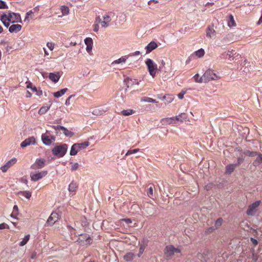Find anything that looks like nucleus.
I'll return each instance as SVG.
<instances>
[{"label": "nucleus", "mask_w": 262, "mask_h": 262, "mask_svg": "<svg viewBox=\"0 0 262 262\" xmlns=\"http://www.w3.org/2000/svg\"><path fill=\"white\" fill-rule=\"evenodd\" d=\"M203 78H204V82L207 83L211 80H219L220 79V77L213 70L209 69L203 75Z\"/></svg>", "instance_id": "1"}, {"label": "nucleus", "mask_w": 262, "mask_h": 262, "mask_svg": "<svg viewBox=\"0 0 262 262\" xmlns=\"http://www.w3.org/2000/svg\"><path fill=\"white\" fill-rule=\"evenodd\" d=\"M67 149L68 145L63 144L55 146L52 149V153L54 155L58 157H62L66 154Z\"/></svg>", "instance_id": "2"}, {"label": "nucleus", "mask_w": 262, "mask_h": 262, "mask_svg": "<svg viewBox=\"0 0 262 262\" xmlns=\"http://www.w3.org/2000/svg\"><path fill=\"white\" fill-rule=\"evenodd\" d=\"M180 249L176 248L172 245L167 246L164 250V254L165 256L168 258H171L175 253H180Z\"/></svg>", "instance_id": "3"}, {"label": "nucleus", "mask_w": 262, "mask_h": 262, "mask_svg": "<svg viewBox=\"0 0 262 262\" xmlns=\"http://www.w3.org/2000/svg\"><path fill=\"white\" fill-rule=\"evenodd\" d=\"M145 63L147 66L149 74L152 77H154L156 73V71L157 70V64L150 59H147L145 61Z\"/></svg>", "instance_id": "4"}, {"label": "nucleus", "mask_w": 262, "mask_h": 262, "mask_svg": "<svg viewBox=\"0 0 262 262\" xmlns=\"http://www.w3.org/2000/svg\"><path fill=\"white\" fill-rule=\"evenodd\" d=\"M261 203L260 201H257L250 205L247 210L246 213L248 215L254 216L257 211V208Z\"/></svg>", "instance_id": "5"}, {"label": "nucleus", "mask_w": 262, "mask_h": 262, "mask_svg": "<svg viewBox=\"0 0 262 262\" xmlns=\"http://www.w3.org/2000/svg\"><path fill=\"white\" fill-rule=\"evenodd\" d=\"M216 27L213 24L209 25L206 30V37L208 39H215L216 37Z\"/></svg>", "instance_id": "6"}, {"label": "nucleus", "mask_w": 262, "mask_h": 262, "mask_svg": "<svg viewBox=\"0 0 262 262\" xmlns=\"http://www.w3.org/2000/svg\"><path fill=\"white\" fill-rule=\"evenodd\" d=\"M6 17L8 21L12 23H21L20 15L18 13L11 12L9 11L6 13Z\"/></svg>", "instance_id": "7"}, {"label": "nucleus", "mask_w": 262, "mask_h": 262, "mask_svg": "<svg viewBox=\"0 0 262 262\" xmlns=\"http://www.w3.org/2000/svg\"><path fill=\"white\" fill-rule=\"evenodd\" d=\"M209 251L205 249L199 252L197 255V257L202 262H207L209 259Z\"/></svg>", "instance_id": "8"}, {"label": "nucleus", "mask_w": 262, "mask_h": 262, "mask_svg": "<svg viewBox=\"0 0 262 262\" xmlns=\"http://www.w3.org/2000/svg\"><path fill=\"white\" fill-rule=\"evenodd\" d=\"M47 173V171H42L36 173L31 172L30 178L32 181L36 182L45 177Z\"/></svg>", "instance_id": "9"}, {"label": "nucleus", "mask_w": 262, "mask_h": 262, "mask_svg": "<svg viewBox=\"0 0 262 262\" xmlns=\"http://www.w3.org/2000/svg\"><path fill=\"white\" fill-rule=\"evenodd\" d=\"M17 162V159L15 158H13L8 161L5 165L1 166V170L3 172H6L8 169L14 165Z\"/></svg>", "instance_id": "10"}, {"label": "nucleus", "mask_w": 262, "mask_h": 262, "mask_svg": "<svg viewBox=\"0 0 262 262\" xmlns=\"http://www.w3.org/2000/svg\"><path fill=\"white\" fill-rule=\"evenodd\" d=\"M45 160L37 159L35 162L31 166V168L34 170H37L43 168L45 165Z\"/></svg>", "instance_id": "11"}, {"label": "nucleus", "mask_w": 262, "mask_h": 262, "mask_svg": "<svg viewBox=\"0 0 262 262\" xmlns=\"http://www.w3.org/2000/svg\"><path fill=\"white\" fill-rule=\"evenodd\" d=\"M41 140L44 144L50 145L53 142L55 141V137L53 136H49L45 134L41 135Z\"/></svg>", "instance_id": "12"}, {"label": "nucleus", "mask_w": 262, "mask_h": 262, "mask_svg": "<svg viewBox=\"0 0 262 262\" xmlns=\"http://www.w3.org/2000/svg\"><path fill=\"white\" fill-rule=\"evenodd\" d=\"M36 143V139L34 137H30L25 139L20 144L22 148H25L30 145H34Z\"/></svg>", "instance_id": "13"}, {"label": "nucleus", "mask_w": 262, "mask_h": 262, "mask_svg": "<svg viewBox=\"0 0 262 262\" xmlns=\"http://www.w3.org/2000/svg\"><path fill=\"white\" fill-rule=\"evenodd\" d=\"M59 219V215L56 212H52L47 220V223L52 226Z\"/></svg>", "instance_id": "14"}, {"label": "nucleus", "mask_w": 262, "mask_h": 262, "mask_svg": "<svg viewBox=\"0 0 262 262\" xmlns=\"http://www.w3.org/2000/svg\"><path fill=\"white\" fill-rule=\"evenodd\" d=\"M61 77L60 72L50 73L49 75V78L53 82L56 83L58 81Z\"/></svg>", "instance_id": "15"}, {"label": "nucleus", "mask_w": 262, "mask_h": 262, "mask_svg": "<svg viewBox=\"0 0 262 262\" xmlns=\"http://www.w3.org/2000/svg\"><path fill=\"white\" fill-rule=\"evenodd\" d=\"M161 123L163 125H170L176 124L174 117L163 118L160 121Z\"/></svg>", "instance_id": "16"}, {"label": "nucleus", "mask_w": 262, "mask_h": 262, "mask_svg": "<svg viewBox=\"0 0 262 262\" xmlns=\"http://www.w3.org/2000/svg\"><path fill=\"white\" fill-rule=\"evenodd\" d=\"M84 43L86 46V50L89 53H90L92 49H93V41L91 38L87 37L84 39Z\"/></svg>", "instance_id": "17"}, {"label": "nucleus", "mask_w": 262, "mask_h": 262, "mask_svg": "<svg viewBox=\"0 0 262 262\" xmlns=\"http://www.w3.org/2000/svg\"><path fill=\"white\" fill-rule=\"evenodd\" d=\"M158 47V45L154 41L149 43L145 47L146 53L148 54Z\"/></svg>", "instance_id": "18"}, {"label": "nucleus", "mask_w": 262, "mask_h": 262, "mask_svg": "<svg viewBox=\"0 0 262 262\" xmlns=\"http://www.w3.org/2000/svg\"><path fill=\"white\" fill-rule=\"evenodd\" d=\"M21 26L18 24H15L11 25L9 28V31L10 33H17L20 31Z\"/></svg>", "instance_id": "19"}, {"label": "nucleus", "mask_w": 262, "mask_h": 262, "mask_svg": "<svg viewBox=\"0 0 262 262\" xmlns=\"http://www.w3.org/2000/svg\"><path fill=\"white\" fill-rule=\"evenodd\" d=\"M187 115L184 113H181L179 115L174 116V119L176 123L177 122H183V121L187 119Z\"/></svg>", "instance_id": "20"}, {"label": "nucleus", "mask_w": 262, "mask_h": 262, "mask_svg": "<svg viewBox=\"0 0 262 262\" xmlns=\"http://www.w3.org/2000/svg\"><path fill=\"white\" fill-rule=\"evenodd\" d=\"M237 166H238V164H230L227 165L226 173L227 174H231L234 171Z\"/></svg>", "instance_id": "21"}, {"label": "nucleus", "mask_w": 262, "mask_h": 262, "mask_svg": "<svg viewBox=\"0 0 262 262\" xmlns=\"http://www.w3.org/2000/svg\"><path fill=\"white\" fill-rule=\"evenodd\" d=\"M78 151H79V145H77V143H75L71 147L70 154L71 156H75L77 154Z\"/></svg>", "instance_id": "22"}, {"label": "nucleus", "mask_w": 262, "mask_h": 262, "mask_svg": "<svg viewBox=\"0 0 262 262\" xmlns=\"http://www.w3.org/2000/svg\"><path fill=\"white\" fill-rule=\"evenodd\" d=\"M257 157L253 163L254 166H257L262 163V154L257 152Z\"/></svg>", "instance_id": "23"}, {"label": "nucleus", "mask_w": 262, "mask_h": 262, "mask_svg": "<svg viewBox=\"0 0 262 262\" xmlns=\"http://www.w3.org/2000/svg\"><path fill=\"white\" fill-rule=\"evenodd\" d=\"M0 19L5 27H8L9 26L10 23L11 22L8 21L6 17V13H4L1 16H0Z\"/></svg>", "instance_id": "24"}, {"label": "nucleus", "mask_w": 262, "mask_h": 262, "mask_svg": "<svg viewBox=\"0 0 262 262\" xmlns=\"http://www.w3.org/2000/svg\"><path fill=\"white\" fill-rule=\"evenodd\" d=\"M67 88L61 89V90L57 91L53 94L54 96L56 98H59L63 96L67 91Z\"/></svg>", "instance_id": "25"}, {"label": "nucleus", "mask_w": 262, "mask_h": 262, "mask_svg": "<svg viewBox=\"0 0 262 262\" xmlns=\"http://www.w3.org/2000/svg\"><path fill=\"white\" fill-rule=\"evenodd\" d=\"M17 194L19 197H20L21 196H24L28 199H30L31 196V193L28 191H19L18 192Z\"/></svg>", "instance_id": "26"}, {"label": "nucleus", "mask_w": 262, "mask_h": 262, "mask_svg": "<svg viewBox=\"0 0 262 262\" xmlns=\"http://www.w3.org/2000/svg\"><path fill=\"white\" fill-rule=\"evenodd\" d=\"M232 35L231 34H228L226 35L223 39H222V42L225 43H229L232 41Z\"/></svg>", "instance_id": "27"}, {"label": "nucleus", "mask_w": 262, "mask_h": 262, "mask_svg": "<svg viewBox=\"0 0 262 262\" xmlns=\"http://www.w3.org/2000/svg\"><path fill=\"white\" fill-rule=\"evenodd\" d=\"M243 152L244 155L251 157H255L257 155V152L254 151H250L249 150H245Z\"/></svg>", "instance_id": "28"}, {"label": "nucleus", "mask_w": 262, "mask_h": 262, "mask_svg": "<svg viewBox=\"0 0 262 262\" xmlns=\"http://www.w3.org/2000/svg\"><path fill=\"white\" fill-rule=\"evenodd\" d=\"M77 185L76 183L72 182V183H71L69 184L68 190L70 192H75L77 190Z\"/></svg>", "instance_id": "29"}, {"label": "nucleus", "mask_w": 262, "mask_h": 262, "mask_svg": "<svg viewBox=\"0 0 262 262\" xmlns=\"http://www.w3.org/2000/svg\"><path fill=\"white\" fill-rule=\"evenodd\" d=\"M135 257V255L131 252L127 253L124 256V259L126 261H131Z\"/></svg>", "instance_id": "30"}, {"label": "nucleus", "mask_w": 262, "mask_h": 262, "mask_svg": "<svg viewBox=\"0 0 262 262\" xmlns=\"http://www.w3.org/2000/svg\"><path fill=\"white\" fill-rule=\"evenodd\" d=\"M228 25L230 28L236 26V23L234 20L233 16L232 15L229 16V20L228 21Z\"/></svg>", "instance_id": "31"}, {"label": "nucleus", "mask_w": 262, "mask_h": 262, "mask_svg": "<svg viewBox=\"0 0 262 262\" xmlns=\"http://www.w3.org/2000/svg\"><path fill=\"white\" fill-rule=\"evenodd\" d=\"M135 113V111L132 109L124 110L122 111L121 114L124 116H129Z\"/></svg>", "instance_id": "32"}, {"label": "nucleus", "mask_w": 262, "mask_h": 262, "mask_svg": "<svg viewBox=\"0 0 262 262\" xmlns=\"http://www.w3.org/2000/svg\"><path fill=\"white\" fill-rule=\"evenodd\" d=\"M126 62V59L124 57H121L117 60H114L111 63V65H114L115 64H119L121 63H125Z\"/></svg>", "instance_id": "33"}, {"label": "nucleus", "mask_w": 262, "mask_h": 262, "mask_svg": "<svg viewBox=\"0 0 262 262\" xmlns=\"http://www.w3.org/2000/svg\"><path fill=\"white\" fill-rule=\"evenodd\" d=\"M194 54L197 57L201 58L204 56L205 54V51L203 49H200L198 51H195Z\"/></svg>", "instance_id": "34"}, {"label": "nucleus", "mask_w": 262, "mask_h": 262, "mask_svg": "<svg viewBox=\"0 0 262 262\" xmlns=\"http://www.w3.org/2000/svg\"><path fill=\"white\" fill-rule=\"evenodd\" d=\"M60 10L63 15H68L69 13V9L66 6H62L60 8Z\"/></svg>", "instance_id": "35"}, {"label": "nucleus", "mask_w": 262, "mask_h": 262, "mask_svg": "<svg viewBox=\"0 0 262 262\" xmlns=\"http://www.w3.org/2000/svg\"><path fill=\"white\" fill-rule=\"evenodd\" d=\"M34 13V12L32 11V10H30L29 12H28L26 13L25 18V21H27L28 22L29 21L30 18L32 19L33 18L32 14Z\"/></svg>", "instance_id": "36"}, {"label": "nucleus", "mask_w": 262, "mask_h": 262, "mask_svg": "<svg viewBox=\"0 0 262 262\" xmlns=\"http://www.w3.org/2000/svg\"><path fill=\"white\" fill-rule=\"evenodd\" d=\"M77 145H79V150L82 149H84L90 145V142L89 141H85L83 143H77Z\"/></svg>", "instance_id": "37"}, {"label": "nucleus", "mask_w": 262, "mask_h": 262, "mask_svg": "<svg viewBox=\"0 0 262 262\" xmlns=\"http://www.w3.org/2000/svg\"><path fill=\"white\" fill-rule=\"evenodd\" d=\"M194 79L196 82H204V78H203V76L200 77V75L198 74H196L194 76Z\"/></svg>", "instance_id": "38"}, {"label": "nucleus", "mask_w": 262, "mask_h": 262, "mask_svg": "<svg viewBox=\"0 0 262 262\" xmlns=\"http://www.w3.org/2000/svg\"><path fill=\"white\" fill-rule=\"evenodd\" d=\"M50 108V106H42L38 111L39 115H43L45 114Z\"/></svg>", "instance_id": "39"}, {"label": "nucleus", "mask_w": 262, "mask_h": 262, "mask_svg": "<svg viewBox=\"0 0 262 262\" xmlns=\"http://www.w3.org/2000/svg\"><path fill=\"white\" fill-rule=\"evenodd\" d=\"M62 131L64 135L67 137H71L74 135V133L70 130H69L65 127H64V129L62 130Z\"/></svg>", "instance_id": "40"}, {"label": "nucleus", "mask_w": 262, "mask_h": 262, "mask_svg": "<svg viewBox=\"0 0 262 262\" xmlns=\"http://www.w3.org/2000/svg\"><path fill=\"white\" fill-rule=\"evenodd\" d=\"M29 238H30L29 234L26 235L24 237V238H23V241L21 242H20L19 245L20 246H23L27 244V243L28 242V241H29Z\"/></svg>", "instance_id": "41"}, {"label": "nucleus", "mask_w": 262, "mask_h": 262, "mask_svg": "<svg viewBox=\"0 0 262 262\" xmlns=\"http://www.w3.org/2000/svg\"><path fill=\"white\" fill-rule=\"evenodd\" d=\"M141 101L146 102L157 103L155 99L149 97H144L141 99Z\"/></svg>", "instance_id": "42"}, {"label": "nucleus", "mask_w": 262, "mask_h": 262, "mask_svg": "<svg viewBox=\"0 0 262 262\" xmlns=\"http://www.w3.org/2000/svg\"><path fill=\"white\" fill-rule=\"evenodd\" d=\"M243 152H241L239 156V157L237 158V163L236 164H238V166H239L244 160V156Z\"/></svg>", "instance_id": "43"}, {"label": "nucleus", "mask_w": 262, "mask_h": 262, "mask_svg": "<svg viewBox=\"0 0 262 262\" xmlns=\"http://www.w3.org/2000/svg\"><path fill=\"white\" fill-rule=\"evenodd\" d=\"M18 213V208L17 206L14 205L13 207V211L12 213L11 214V216L12 217L15 218V217H14V215H17Z\"/></svg>", "instance_id": "44"}, {"label": "nucleus", "mask_w": 262, "mask_h": 262, "mask_svg": "<svg viewBox=\"0 0 262 262\" xmlns=\"http://www.w3.org/2000/svg\"><path fill=\"white\" fill-rule=\"evenodd\" d=\"M81 225L83 227L86 226L88 225L87 219L85 216H82L80 219Z\"/></svg>", "instance_id": "45"}, {"label": "nucleus", "mask_w": 262, "mask_h": 262, "mask_svg": "<svg viewBox=\"0 0 262 262\" xmlns=\"http://www.w3.org/2000/svg\"><path fill=\"white\" fill-rule=\"evenodd\" d=\"M222 222L223 220L221 218L218 219L215 223V228L217 229L220 227L221 226Z\"/></svg>", "instance_id": "46"}, {"label": "nucleus", "mask_w": 262, "mask_h": 262, "mask_svg": "<svg viewBox=\"0 0 262 262\" xmlns=\"http://www.w3.org/2000/svg\"><path fill=\"white\" fill-rule=\"evenodd\" d=\"M236 54V52L234 50H228L226 52V56H228L230 58L233 57V56Z\"/></svg>", "instance_id": "47"}, {"label": "nucleus", "mask_w": 262, "mask_h": 262, "mask_svg": "<svg viewBox=\"0 0 262 262\" xmlns=\"http://www.w3.org/2000/svg\"><path fill=\"white\" fill-rule=\"evenodd\" d=\"M75 96V95H72L69 97L66 100L65 104L66 105H69L71 104V100Z\"/></svg>", "instance_id": "48"}, {"label": "nucleus", "mask_w": 262, "mask_h": 262, "mask_svg": "<svg viewBox=\"0 0 262 262\" xmlns=\"http://www.w3.org/2000/svg\"><path fill=\"white\" fill-rule=\"evenodd\" d=\"M8 6L4 1L0 0V9H7Z\"/></svg>", "instance_id": "49"}, {"label": "nucleus", "mask_w": 262, "mask_h": 262, "mask_svg": "<svg viewBox=\"0 0 262 262\" xmlns=\"http://www.w3.org/2000/svg\"><path fill=\"white\" fill-rule=\"evenodd\" d=\"M139 150V149H138H138H133V150H129L126 152V156L129 155H130V154H135V153L137 152V151H138Z\"/></svg>", "instance_id": "50"}, {"label": "nucleus", "mask_w": 262, "mask_h": 262, "mask_svg": "<svg viewBox=\"0 0 262 262\" xmlns=\"http://www.w3.org/2000/svg\"><path fill=\"white\" fill-rule=\"evenodd\" d=\"M144 249H145V247L143 245H141L140 247L139 253L138 254V257L141 256V255L143 253Z\"/></svg>", "instance_id": "51"}, {"label": "nucleus", "mask_w": 262, "mask_h": 262, "mask_svg": "<svg viewBox=\"0 0 262 262\" xmlns=\"http://www.w3.org/2000/svg\"><path fill=\"white\" fill-rule=\"evenodd\" d=\"M93 114L98 116L102 115V113H101V111L99 110V109L96 108L93 111Z\"/></svg>", "instance_id": "52"}, {"label": "nucleus", "mask_w": 262, "mask_h": 262, "mask_svg": "<svg viewBox=\"0 0 262 262\" xmlns=\"http://www.w3.org/2000/svg\"><path fill=\"white\" fill-rule=\"evenodd\" d=\"M79 164L77 163H74L72 166H71V170L72 171H75L78 168Z\"/></svg>", "instance_id": "53"}, {"label": "nucleus", "mask_w": 262, "mask_h": 262, "mask_svg": "<svg viewBox=\"0 0 262 262\" xmlns=\"http://www.w3.org/2000/svg\"><path fill=\"white\" fill-rule=\"evenodd\" d=\"M185 93V91H182L180 93L178 94V97H179V98L182 99L184 98V95Z\"/></svg>", "instance_id": "54"}, {"label": "nucleus", "mask_w": 262, "mask_h": 262, "mask_svg": "<svg viewBox=\"0 0 262 262\" xmlns=\"http://www.w3.org/2000/svg\"><path fill=\"white\" fill-rule=\"evenodd\" d=\"M101 27L102 28H106L108 26L109 23L106 22V21L103 20V21H102V22H101Z\"/></svg>", "instance_id": "55"}, {"label": "nucleus", "mask_w": 262, "mask_h": 262, "mask_svg": "<svg viewBox=\"0 0 262 262\" xmlns=\"http://www.w3.org/2000/svg\"><path fill=\"white\" fill-rule=\"evenodd\" d=\"M47 46L51 51L53 50L54 47V45L53 43L49 42L47 43Z\"/></svg>", "instance_id": "56"}, {"label": "nucleus", "mask_w": 262, "mask_h": 262, "mask_svg": "<svg viewBox=\"0 0 262 262\" xmlns=\"http://www.w3.org/2000/svg\"><path fill=\"white\" fill-rule=\"evenodd\" d=\"M99 24H95L93 25V31L94 32H97L98 31V30H99Z\"/></svg>", "instance_id": "57"}, {"label": "nucleus", "mask_w": 262, "mask_h": 262, "mask_svg": "<svg viewBox=\"0 0 262 262\" xmlns=\"http://www.w3.org/2000/svg\"><path fill=\"white\" fill-rule=\"evenodd\" d=\"M103 19L105 21H106V22L110 23L111 21V18L109 15H105L103 16Z\"/></svg>", "instance_id": "58"}, {"label": "nucleus", "mask_w": 262, "mask_h": 262, "mask_svg": "<svg viewBox=\"0 0 262 262\" xmlns=\"http://www.w3.org/2000/svg\"><path fill=\"white\" fill-rule=\"evenodd\" d=\"M56 130H63L64 129L63 126L60 125L53 126Z\"/></svg>", "instance_id": "59"}, {"label": "nucleus", "mask_w": 262, "mask_h": 262, "mask_svg": "<svg viewBox=\"0 0 262 262\" xmlns=\"http://www.w3.org/2000/svg\"><path fill=\"white\" fill-rule=\"evenodd\" d=\"M250 241L254 246H256L258 244L257 241L253 237L250 238Z\"/></svg>", "instance_id": "60"}, {"label": "nucleus", "mask_w": 262, "mask_h": 262, "mask_svg": "<svg viewBox=\"0 0 262 262\" xmlns=\"http://www.w3.org/2000/svg\"><path fill=\"white\" fill-rule=\"evenodd\" d=\"M216 229L214 227H210V228H209L207 229V233H210L211 232H212L214 230H215Z\"/></svg>", "instance_id": "61"}, {"label": "nucleus", "mask_w": 262, "mask_h": 262, "mask_svg": "<svg viewBox=\"0 0 262 262\" xmlns=\"http://www.w3.org/2000/svg\"><path fill=\"white\" fill-rule=\"evenodd\" d=\"M8 228V226L5 223H2L0 224V229H4Z\"/></svg>", "instance_id": "62"}, {"label": "nucleus", "mask_w": 262, "mask_h": 262, "mask_svg": "<svg viewBox=\"0 0 262 262\" xmlns=\"http://www.w3.org/2000/svg\"><path fill=\"white\" fill-rule=\"evenodd\" d=\"M147 194L148 196L152 195L153 194V189L152 187H150L148 189V191H147Z\"/></svg>", "instance_id": "63"}, {"label": "nucleus", "mask_w": 262, "mask_h": 262, "mask_svg": "<svg viewBox=\"0 0 262 262\" xmlns=\"http://www.w3.org/2000/svg\"><path fill=\"white\" fill-rule=\"evenodd\" d=\"M101 22H102V20H101V19L100 17V16H97L96 18L95 24H99V23L101 24Z\"/></svg>", "instance_id": "64"}]
</instances>
